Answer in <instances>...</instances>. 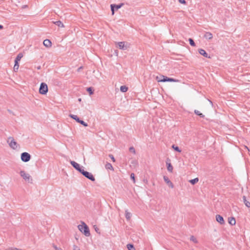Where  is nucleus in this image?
<instances>
[{"mask_svg": "<svg viewBox=\"0 0 250 250\" xmlns=\"http://www.w3.org/2000/svg\"><path fill=\"white\" fill-rule=\"evenodd\" d=\"M79 230L83 233L86 236H89L90 235L89 228L85 223L82 222V224L78 226Z\"/></svg>", "mask_w": 250, "mask_h": 250, "instance_id": "nucleus-1", "label": "nucleus"}, {"mask_svg": "<svg viewBox=\"0 0 250 250\" xmlns=\"http://www.w3.org/2000/svg\"><path fill=\"white\" fill-rule=\"evenodd\" d=\"M7 143L8 144L9 147L13 149H16L20 147V145L18 144L12 137H9L7 138Z\"/></svg>", "mask_w": 250, "mask_h": 250, "instance_id": "nucleus-2", "label": "nucleus"}, {"mask_svg": "<svg viewBox=\"0 0 250 250\" xmlns=\"http://www.w3.org/2000/svg\"><path fill=\"white\" fill-rule=\"evenodd\" d=\"M20 174L25 182L29 183H32V178L29 173H26L24 170H21L20 172Z\"/></svg>", "mask_w": 250, "mask_h": 250, "instance_id": "nucleus-3", "label": "nucleus"}, {"mask_svg": "<svg viewBox=\"0 0 250 250\" xmlns=\"http://www.w3.org/2000/svg\"><path fill=\"white\" fill-rule=\"evenodd\" d=\"M161 77H163V80H159L158 78H156L157 81L159 82H178L179 80L174 79L173 78H168L167 77L164 76L163 75L161 76Z\"/></svg>", "mask_w": 250, "mask_h": 250, "instance_id": "nucleus-4", "label": "nucleus"}, {"mask_svg": "<svg viewBox=\"0 0 250 250\" xmlns=\"http://www.w3.org/2000/svg\"><path fill=\"white\" fill-rule=\"evenodd\" d=\"M48 92L47 85L44 83H41L39 88V93L41 94L44 95Z\"/></svg>", "mask_w": 250, "mask_h": 250, "instance_id": "nucleus-5", "label": "nucleus"}, {"mask_svg": "<svg viewBox=\"0 0 250 250\" xmlns=\"http://www.w3.org/2000/svg\"><path fill=\"white\" fill-rule=\"evenodd\" d=\"M84 177L92 181H94L95 179L92 174L90 172L84 171L83 169L81 172Z\"/></svg>", "mask_w": 250, "mask_h": 250, "instance_id": "nucleus-6", "label": "nucleus"}, {"mask_svg": "<svg viewBox=\"0 0 250 250\" xmlns=\"http://www.w3.org/2000/svg\"><path fill=\"white\" fill-rule=\"evenodd\" d=\"M31 155L27 152H23L21 154V160L24 162H27L31 159Z\"/></svg>", "mask_w": 250, "mask_h": 250, "instance_id": "nucleus-7", "label": "nucleus"}, {"mask_svg": "<svg viewBox=\"0 0 250 250\" xmlns=\"http://www.w3.org/2000/svg\"><path fill=\"white\" fill-rule=\"evenodd\" d=\"M70 164L71 165L78 171L80 172H81V171L83 170V169L81 168L80 165L78 164L77 163L73 161H70Z\"/></svg>", "mask_w": 250, "mask_h": 250, "instance_id": "nucleus-8", "label": "nucleus"}, {"mask_svg": "<svg viewBox=\"0 0 250 250\" xmlns=\"http://www.w3.org/2000/svg\"><path fill=\"white\" fill-rule=\"evenodd\" d=\"M123 3H121L120 4L116 5V4H111L110 5L111 6V10L112 11V15H113L114 14V10L115 9L117 10L119 8H120L123 5Z\"/></svg>", "mask_w": 250, "mask_h": 250, "instance_id": "nucleus-9", "label": "nucleus"}, {"mask_svg": "<svg viewBox=\"0 0 250 250\" xmlns=\"http://www.w3.org/2000/svg\"><path fill=\"white\" fill-rule=\"evenodd\" d=\"M118 47L119 49L125 50L127 48V44H125L124 42H118Z\"/></svg>", "mask_w": 250, "mask_h": 250, "instance_id": "nucleus-10", "label": "nucleus"}, {"mask_svg": "<svg viewBox=\"0 0 250 250\" xmlns=\"http://www.w3.org/2000/svg\"><path fill=\"white\" fill-rule=\"evenodd\" d=\"M216 220L220 224L223 225L225 224L224 220L222 216L220 215H216Z\"/></svg>", "mask_w": 250, "mask_h": 250, "instance_id": "nucleus-11", "label": "nucleus"}, {"mask_svg": "<svg viewBox=\"0 0 250 250\" xmlns=\"http://www.w3.org/2000/svg\"><path fill=\"white\" fill-rule=\"evenodd\" d=\"M164 180L165 182L171 188H173V185L172 183L169 180L168 178L166 176H164Z\"/></svg>", "mask_w": 250, "mask_h": 250, "instance_id": "nucleus-12", "label": "nucleus"}, {"mask_svg": "<svg viewBox=\"0 0 250 250\" xmlns=\"http://www.w3.org/2000/svg\"><path fill=\"white\" fill-rule=\"evenodd\" d=\"M199 53L206 58H209V57L208 56V53L203 49H200L199 50Z\"/></svg>", "mask_w": 250, "mask_h": 250, "instance_id": "nucleus-13", "label": "nucleus"}, {"mask_svg": "<svg viewBox=\"0 0 250 250\" xmlns=\"http://www.w3.org/2000/svg\"><path fill=\"white\" fill-rule=\"evenodd\" d=\"M43 45L47 47H49L51 46V42L49 40H48V39L45 40L43 41Z\"/></svg>", "mask_w": 250, "mask_h": 250, "instance_id": "nucleus-14", "label": "nucleus"}, {"mask_svg": "<svg viewBox=\"0 0 250 250\" xmlns=\"http://www.w3.org/2000/svg\"><path fill=\"white\" fill-rule=\"evenodd\" d=\"M125 216L126 220L127 221H129L132 216V214L130 212H128L127 210H126L125 211Z\"/></svg>", "mask_w": 250, "mask_h": 250, "instance_id": "nucleus-15", "label": "nucleus"}, {"mask_svg": "<svg viewBox=\"0 0 250 250\" xmlns=\"http://www.w3.org/2000/svg\"><path fill=\"white\" fill-rule=\"evenodd\" d=\"M204 37L208 40H211L213 38L212 34L210 32H206L204 35Z\"/></svg>", "mask_w": 250, "mask_h": 250, "instance_id": "nucleus-16", "label": "nucleus"}, {"mask_svg": "<svg viewBox=\"0 0 250 250\" xmlns=\"http://www.w3.org/2000/svg\"><path fill=\"white\" fill-rule=\"evenodd\" d=\"M166 164H167V170L170 172H172L173 171L172 166L171 165V164L170 163H169L168 162H167Z\"/></svg>", "mask_w": 250, "mask_h": 250, "instance_id": "nucleus-17", "label": "nucleus"}, {"mask_svg": "<svg viewBox=\"0 0 250 250\" xmlns=\"http://www.w3.org/2000/svg\"><path fill=\"white\" fill-rule=\"evenodd\" d=\"M243 202H244L245 206L246 207H247L248 208H250V202L247 200L246 197L245 196H243Z\"/></svg>", "mask_w": 250, "mask_h": 250, "instance_id": "nucleus-18", "label": "nucleus"}, {"mask_svg": "<svg viewBox=\"0 0 250 250\" xmlns=\"http://www.w3.org/2000/svg\"><path fill=\"white\" fill-rule=\"evenodd\" d=\"M105 167L107 169H110L112 171L114 170V168L110 163H106V164L105 165Z\"/></svg>", "mask_w": 250, "mask_h": 250, "instance_id": "nucleus-19", "label": "nucleus"}, {"mask_svg": "<svg viewBox=\"0 0 250 250\" xmlns=\"http://www.w3.org/2000/svg\"><path fill=\"white\" fill-rule=\"evenodd\" d=\"M53 23H54L55 24H56V25H57L59 27H64L63 24L60 21H53Z\"/></svg>", "mask_w": 250, "mask_h": 250, "instance_id": "nucleus-20", "label": "nucleus"}, {"mask_svg": "<svg viewBox=\"0 0 250 250\" xmlns=\"http://www.w3.org/2000/svg\"><path fill=\"white\" fill-rule=\"evenodd\" d=\"M229 223L231 225H234L236 223V221L234 218L231 217L229 218Z\"/></svg>", "mask_w": 250, "mask_h": 250, "instance_id": "nucleus-21", "label": "nucleus"}, {"mask_svg": "<svg viewBox=\"0 0 250 250\" xmlns=\"http://www.w3.org/2000/svg\"><path fill=\"white\" fill-rule=\"evenodd\" d=\"M69 117H70L71 118L73 119L74 120H76L78 123H79L80 122V120L76 115H75L73 114H70Z\"/></svg>", "mask_w": 250, "mask_h": 250, "instance_id": "nucleus-22", "label": "nucleus"}, {"mask_svg": "<svg viewBox=\"0 0 250 250\" xmlns=\"http://www.w3.org/2000/svg\"><path fill=\"white\" fill-rule=\"evenodd\" d=\"M22 57V54L21 53H19L16 58L15 62H19L21 60Z\"/></svg>", "mask_w": 250, "mask_h": 250, "instance_id": "nucleus-23", "label": "nucleus"}, {"mask_svg": "<svg viewBox=\"0 0 250 250\" xmlns=\"http://www.w3.org/2000/svg\"><path fill=\"white\" fill-rule=\"evenodd\" d=\"M19 64L18 62H15V64H14V66L13 67L14 71L15 72H17L19 69Z\"/></svg>", "mask_w": 250, "mask_h": 250, "instance_id": "nucleus-24", "label": "nucleus"}, {"mask_svg": "<svg viewBox=\"0 0 250 250\" xmlns=\"http://www.w3.org/2000/svg\"><path fill=\"white\" fill-rule=\"evenodd\" d=\"M127 90H128V87L125 85H122L120 87V90L122 92H125L127 91Z\"/></svg>", "mask_w": 250, "mask_h": 250, "instance_id": "nucleus-25", "label": "nucleus"}, {"mask_svg": "<svg viewBox=\"0 0 250 250\" xmlns=\"http://www.w3.org/2000/svg\"><path fill=\"white\" fill-rule=\"evenodd\" d=\"M198 181H199V179L198 178H196L190 180L189 181V182L191 184L194 185L195 184L197 183Z\"/></svg>", "mask_w": 250, "mask_h": 250, "instance_id": "nucleus-26", "label": "nucleus"}, {"mask_svg": "<svg viewBox=\"0 0 250 250\" xmlns=\"http://www.w3.org/2000/svg\"><path fill=\"white\" fill-rule=\"evenodd\" d=\"M127 248L128 250H135L134 246L130 244L127 245Z\"/></svg>", "mask_w": 250, "mask_h": 250, "instance_id": "nucleus-27", "label": "nucleus"}, {"mask_svg": "<svg viewBox=\"0 0 250 250\" xmlns=\"http://www.w3.org/2000/svg\"><path fill=\"white\" fill-rule=\"evenodd\" d=\"M172 148H173L175 151H177V152H181V150L179 148V147H178L177 146H175L174 145H173L172 146Z\"/></svg>", "mask_w": 250, "mask_h": 250, "instance_id": "nucleus-28", "label": "nucleus"}, {"mask_svg": "<svg viewBox=\"0 0 250 250\" xmlns=\"http://www.w3.org/2000/svg\"><path fill=\"white\" fill-rule=\"evenodd\" d=\"M190 240L193 242L195 243H198V240L193 235L191 236L190 237Z\"/></svg>", "mask_w": 250, "mask_h": 250, "instance_id": "nucleus-29", "label": "nucleus"}, {"mask_svg": "<svg viewBox=\"0 0 250 250\" xmlns=\"http://www.w3.org/2000/svg\"><path fill=\"white\" fill-rule=\"evenodd\" d=\"M194 112L196 114L199 115L201 117H204V115L202 113H200V112L197 110H195Z\"/></svg>", "mask_w": 250, "mask_h": 250, "instance_id": "nucleus-30", "label": "nucleus"}, {"mask_svg": "<svg viewBox=\"0 0 250 250\" xmlns=\"http://www.w3.org/2000/svg\"><path fill=\"white\" fill-rule=\"evenodd\" d=\"M189 42V43L192 46H195V43L194 42V41L191 39V38H189V40H188Z\"/></svg>", "mask_w": 250, "mask_h": 250, "instance_id": "nucleus-31", "label": "nucleus"}, {"mask_svg": "<svg viewBox=\"0 0 250 250\" xmlns=\"http://www.w3.org/2000/svg\"><path fill=\"white\" fill-rule=\"evenodd\" d=\"M87 91L89 92V94L91 95H92L93 94V89H92V88L90 87H88L87 88Z\"/></svg>", "mask_w": 250, "mask_h": 250, "instance_id": "nucleus-32", "label": "nucleus"}, {"mask_svg": "<svg viewBox=\"0 0 250 250\" xmlns=\"http://www.w3.org/2000/svg\"><path fill=\"white\" fill-rule=\"evenodd\" d=\"M79 123L84 126H87L88 125L87 123H85L84 121L82 120H80V122Z\"/></svg>", "mask_w": 250, "mask_h": 250, "instance_id": "nucleus-33", "label": "nucleus"}, {"mask_svg": "<svg viewBox=\"0 0 250 250\" xmlns=\"http://www.w3.org/2000/svg\"><path fill=\"white\" fill-rule=\"evenodd\" d=\"M129 151L130 152H132L134 154H135V149L133 146H131L129 148Z\"/></svg>", "mask_w": 250, "mask_h": 250, "instance_id": "nucleus-34", "label": "nucleus"}, {"mask_svg": "<svg viewBox=\"0 0 250 250\" xmlns=\"http://www.w3.org/2000/svg\"><path fill=\"white\" fill-rule=\"evenodd\" d=\"M130 178H131V179L133 180V183H135V175H134V173H131V174Z\"/></svg>", "mask_w": 250, "mask_h": 250, "instance_id": "nucleus-35", "label": "nucleus"}, {"mask_svg": "<svg viewBox=\"0 0 250 250\" xmlns=\"http://www.w3.org/2000/svg\"><path fill=\"white\" fill-rule=\"evenodd\" d=\"M109 157L111 158V159L112 160V161H113V162H115V158H114V156H113V155H112V154H109Z\"/></svg>", "mask_w": 250, "mask_h": 250, "instance_id": "nucleus-36", "label": "nucleus"}, {"mask_svg": "<svg viewBox=\"0 0 250 250\" xmlns=\"http://www.w3.org/2000/svg\"><path fill=\"white\" fill-rule=\"evenodd\" d=\"M53 247L55 250H62V249L61 248L57 247L56 245H55L54 244L53 245Z\"/></svg>", "mask_w": 250, "mask_h": 250, "instance_id": "nucleus-37", "label": "nucleus"}, {"mask_svg": "<svg viewBox=\"0 0 250 250\" xmlns=\"http://www.w3.org/2000/svg\"><path fill=\"white\" fill-rule=\"evenodd\" d=\"M179 1L180 3H182V4H185L186 3V2L185 0H179Z\"/></svg>", "mask_w": 250, "mask_h": 250, "instance_id": "nucleus-38", "label": "nucleus"}, {"mask_svg": "<svg viewBox=\"0 0 250 250\" xmlns=\"http://www.w3.org/2000/svg\"><path fill=\"white\" fill-rule=\"evenodd\" d=\"M74 250H80L79 248L76 246H74Z\"/></svg>", "mask_w": 250, "mask_h": 250, "instance_id": "nucleus-39", "label": "nucleus"}, {"mask_svg": "<svg viewBox=\"0 0 250 250\" xmlns=\"http://www.w3.org/2000/svg\"><path fill=\"white\" fill-rule=\"evenodd\" d=\"M143 181L146 184H147L148 183V180L146 179H144L143 180Z\"/></svg>", "mask_w": 250, "mask_h": 250, "instance_id": "nucleus-40", "label": "nucleus"}, {"mask_svg": "<svg viewBox=\"0 0 250 250\" xmlns=\"http://www.w3.org/2000/svg\"><path fill=\"white\" fill-rule=\"evenodd\" d=\"M9 250H20L19 249H13V248H11V249H9Z\"/></svg>", "mask_w": 250, "mask_h": 250, "instance_id": "nucleus-41", "label": "nucleus"}, {"mask_svg": "<svg viewBox=\"0 0 250 250\" xmlns=\"http://www.w3.org/2000/svg\"><path fill=\"white\" fill-rule=\"evenodd\" d=\"M156 78H158L159 80H163V77L160 76H157Z\"/></svg>", "mask_w": 250, "mask_h": 250, "instance_id": "nucleus-42", "label": "nucleus"}, {"mask_svg": "<svg viewBox=\"0 0 250 250\" xmlns=\"http://www.w3.org/2000/svg\"><path fill=\"white\" fill-rule=\"evenodd\" d=\"M95 230L97 232H98V230H99V229L96 227L95 228Z\"/></svg>", "mask_w": 250, "mask_h": 250, "instance_id": "nucleus-43", "label": "nucleus"}, {"mask_svg": "<svg viewBox=\"0 0 250 250\" xmlns=\"http://www.w3.org/2000/svg\"><path fill=\"white\" fill-rule=\"evenodd\" d=\"M3 28V26L2 25H0V29H1Z\"/></svg>", "mask_w": 250, "mask_h": 250, "instance_id": "nucleus-44", "label": "nucleus"}, {"mask_svg": "<svg viewBox=\"0 0 250 250\" xmlns=\"http://www.w3.org/2000/svg\"><path fill=\"white\" fill-rule=\"evenodd\" d=\"M37 68L38 69H41V66H38V67H37Z\"/></svg>", "mask_w": 250, "mask_h": 250, "instance_id": "nucleus-45", "label": "nucleus"}, {"mask_svg": "<svg viewBox=\"0 0 250 250\" xmlns=\"http://www.w3.org/2000/svg\"><path fill=\"white\" fill-rule=\"evenodd\" d=\"M82 68V67H80L78 68V70L79 71L80 70H81Z\"/></svg>", "mask_w": 250, "mask_h": 250, "instance_id": "nucleus-46", "label": "nucleus"}, {"mask_svg": "<svg viewBox=\"0 0 250 250\" xmlns=\"http://www.w3.org/2000/svg\"><path fill=\"white\" fill-rule=\"evenodd\" d=\"M115 54H117V55H118V52L117 51H116Z\"/></svg>", "mask_w": 250, "mask_h": 250, "instance_id": "nucleus-47", "label": "nucleus"}, {"mask_svg": "<svg viewBox=\"0 0 250 250\" xmlns=\"http://www.w3.org/2000/svg\"><path fill=\"white\" fill-rule=\"evenodd\" d=\"M79 101H81V99H79Z\"/></svg>", "mask_w": 250, "mask_h": 250, "instance_id": "nucleus-48", "label": "nucleus"}]
</instances>
